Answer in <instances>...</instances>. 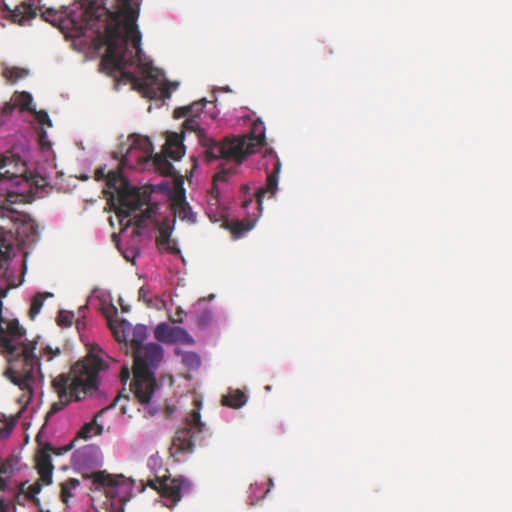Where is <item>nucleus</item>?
Here are the masks:
<instances>
[{"mask_svg": "<svg viewBox=\"0 0 512 512\" xmlns=\"http://www.w3.org/2000/svg\"><path fill=\"white\" fill-rule=\"evenodd\" d=\"M139 13L138 0H79L60 10L49 8L42 17L54 26L70 29L71 38H86L96 50L106 46L103 63L115 66L119 61L114 54L115 35L123 28L126 33L135 31Z\"/></svg>", "mask_w": 512, "mask_h": 512, "instance_id": "1", "label": "nucleus"}, {"mask_svg": "<svg viewBox=\"0 0 512 512\" xmlns=\"http://www.w3.org/2000/svg\"><path fill=\"white\" fill-rule=\"evenodd\" d=\"M39 336L31 341L26 338V330L17 319H4L0 316V350L8 361L4 375L23 392L26 401L32 399L35 386L43 381L41 358L52 361L61 350L51 346L40 347L35 353Z\"/></svg>", "mask_w": 512, "mask_h": 512, "instance_id": "2", "label": "nucleus"}, {"mask_svg": "<svg viewBox=\"0 0 512 512\" xmlns=\"http://www.w3.org/2000/svg\"><path fill=\"white\" fill-rule=\"evenodd\" d=\"M134 25L135 31L133 30L131 33L120 31L119 35H115L114 54L119 60L118 64L115 66L105 65L102 58L101 67L110 75L119 72L121 77L130 82L143 97L155 99L160 95V82L164 74L158 68L142 62V37L137 20L134 21Z\"/></svg>", "mask_w": 512, "mask_h": 512, "instance_id": "3", "label": "nucleus"}, {"mask_svg": "<svg viewBox=\"0 0 512 512\" xmlns=\"http://www.w3.org/2000/svg\"><path fill=\"white\" fill-rule=\"evenodd\" d=\"M104 361L89 353L76 362L68 373H62L52 380V388L58 396L47 412L46 418L58 413L73 401H80L98 389V374Z\"/></svg>", "mask_w": 512, "mask_h": 512, "instance_id": "4", "label": "nucleus"}, {"mask_svg": "<svg viewBox=\"0 0 512 512\" xmlns=\"http://www.w3.org/2000/svg\"><path fill=\"white\" fill-rule=\"evenodd\" d=\"M95 179H104L106 186L113 190L108 203L113 207L121 224L150 200L149 194L131 186L120 170H111L106 174L104 168H98L95 171Z\"/></svg>", "mask_w": 512, "mask_h": 512, "instance_id": "5", "label": "nucleus"}, {"mask_svg": "<svg viewBox=\"0 0 512 512\" xmlns=\"http://www.w3.org/2000/svg\"><path fill=\"white\" fill-rule=\"evenodd\" d=\"M134 355L133 381L131 391L141 404H148L158 384L154 376V369L163 358V348L157 343H149L138 348Z\"/></svg>", "mask_w": 512, "mask_h": 512, "instance_id": "6", "label": "nucleus"}, {"mask_svg": "<svg viewBox=\"0 0 512 512\" xmlns=\"http://www.w3.org/2000/svg\"><path fill=\"white\" fill-rule=\"evenodd\" d=\"M233 139H241L243 140V152L244 156L241 160L236 159H224L226 164H232V166L225 168L224 166L213 176L212 187L209 191V200H208V216L210 219L212 218L211 212L213 206H217L218 198L220 195L219 183L227 182L229 177L236 173L237 167L251 154H253L258 147L262 146L265 141V127L264 123L260 120H257L253 123L252 133L250 136H231L225 137V140H233Z\"/></svg>", "mask_w": 512, "mask_h": 512, "instance_id": "7", "label": "nucleus"}, {"mask_svg": "<svg viewBox=\"0 0 512 512\" xmlns=\"http://www.w3.org/2000/svg\"><path fill=\"white\" fill-rule=\"evenodd\" d=\"M183 132H195L197 135L198 142L202 147V153L207 163L223 160L224 159H236L241 160L244 156L243 140L233 139L216 141L209 137L205 130L200 127L197 118L186 117V120L182 124Z\"/></svg>", "mask_w": 512, "mask_h": 512, "instance_id": "8", "label": "nucleus"}, {"mask_svg": "<svg viewBox=\"0 0 512 512\" xmlns=\"http://www.w3.org/2000/svg\"><path fill=\"white\" fill-rule=\"evenodd\" d=\"M205 432L208 429L201 421L199 409H193L186 417L185 426L176 431L170 450L174 455L193 452L196 441L201 442L199 436Z\"/></svg>", "mask_w": 512, "mask_h": 512, "instance_id": "9", "label": "nucleus"}, {"mask_svg": "<svg viewBox=\"0 0 512 512\" xmlns=\"http://www.w3.org/2000/svg\"><path fill=\"white\" fill-rule=\"evenodd\" d=\"M163 153L164 155L155 154L151 160H153L155 168L161 174L172 176L174 174V167L168 158L177 161L185 153L182 139L177 133H172L167 137L166 143L163 146Z\"/></svg>", "mask_w": 512, "mask_h": 512, "instance_id": "10", "label": "nucleus"}, {"mask_svg": "<svg viewBox=\"0 0 512 512\" xmlns=\"http://www.w3.org/2000/svg\"><path fill=\"white\" fill-rule=\"evenodd\" d=\"M109 327L118 342H130L133 352L138 350L140 347H144L143 344L147 337V327L142 324H138L134 327L126 321L122 320L120 323L114 322L111 318H107Z\"/></svg>", "mask_w": 512, "mask_h": 512, "instance_id": "11", "label": "nucleus"}, {"mask_svg": "<svg viewBox=\"0 0 512 512\" xmlns=\"http://www.w3.org/2000/svg\"><path fill=\"white\" fill-rule=\"evenodd\" d=\"M10 180L20 184L21 180L28 181V169L26 163L19 157H7L0 155V181Z\"/></svg>", "mask_w": 512, "mask_h": 512, "instance_id": "12", "label": "nucleus"}, {"mask_svg": "<svg viewBox=\"0 0 512 512\" xmlns=\"http://www.w3.org/2000/svg\"><path fill=\"white\" fill-rule=\"evenodd\" d=\"M265 158L271 161L272 171L267 174L266 185L259 188L255 193L256 202L259 211L262 209L263 199L266 195L273 197L278 189V175L281 171V161L275 152L270 151L265 154Z\"/></svg>", "mask_w": 512, "mask_h": 512, "instance_id": "13", "label": "nucleus"}, {"mask_svg": "<svg viewBox=\"0 0 512 512\" xmlns=\"http://www.w3.org/2000/svg\"><path fill=\"white\" fill-rule=\"evenodd\" d=\"M185 481L180 478L164 477L150 481L149 485L157 490L163 497L177 502L181 499V489Z\"/></svg>", "mask_w": 512, "mask_h": 512, "instance_id": "14", "label": "nucleus"}, {"mask_svg": "<svg viewBox=\"0 0 512 512\" xmlns=\"http://www.w3.org/2000/svg\"><path fill=\"white\" fill-rule=\"evenodd\" d=\"M91 478L95 489H103L106 496L109 498H115L118 496V489L124 479L122 475L112 476L107 474L105 471L95 472L92 474Z\"/></svg>", "mask_w": 512, "mask_h": 512, "instance_id": "15", "label": "nucleus"}, {"mask_svg": "<svg viewBox=\"0 0 512 512\" xmlns=\"http://www.w3.org/2000/svg\"><path fill=\"white\" fill-rule=\"evenodd\" d=\"M50 451H54V449L47 444L35 455V466L40 476V480L44 485H50L52 483L54 466L52 464Z\"/></svg>", "mask_w": 512, "mask_h": 512, "instance_id": "16", "label": "nucleus"}, {"mask_svg": "<svg viewBox=\"0 0 512 512\" xmlns=\"http://www.w3.org/2000/svg\"><path fill=\"white\" fill-rule=\"evenodd\" d=\"M119 153L121 154V165L130 168H136L152 159L149 156L141 155L142 152L136 150L135 146H131L127 141L119 146Z\"/></svg>", "mask_w": 512, "mask_h": 512, "instance_id": "17", "label": "nucleus"}, {"mask_svg": "<svg viewBox=\"0 0 512 512\" xmlns=\"http://www.w3.org/2000/svg\"><path fill=\"white\" fill-rule=\"evenodd\" d=\"M24 195L10 191L3 183L0 182V216L9 217L15 213L13 205L22 202Z\"/></svg>", "mask_w": 512, "mask_h": 512, "instance_id": "18", "label": "nucleus"}, {"mask_svg": "<svg viewBox=\"0 0 512 512\" xmlns=\"http://www.w3.org/2000/svg\"><path fill=\"white\" fill-rule=\"evenodd\" d=\"M174 218L179 217L183 221L196 223V214L193 213L190 205L186 202L184 197H177L171 204ZM175 219H173V222Z\"/></svg>", "mask_w": 512, "mask_h": 512, "instance_id": "19", "label": "nucleus"}, {"mask_svg": "<svg viewBox=\"0 0 512 512\" xmlns=\"http://www.w3.org/2000/svg\"><path fill=\"white\" fill-rule=\"evenodd\" d=\"M207 101L205 98L195 101L187 106L178 107L174 110L173 116L176 119L184 118V117H194L197 118L203 112V109L206 105Z\"/></svg>", "mask_w": 512, "mask_h": 512, "instance_id": "20", "label": "nucleus"}, {"mask_svg": "<svg viewBox=\"0 0 512 512\" xmlns=\"http://www.w3.org/2000/svg\"><path fill=\"white\" fill-rule=\"evenodd\" d=\"M172 233V227L170 226V220L165 219L159 228V233L156 237V244L160 250H168L176 252L177 250L170 246V237Z\"/></svg>", "mask_w": 512, "mask_h": 512, "instance_id": "21", "label": "nucleus"}, {"mask_svg": "<svg viewBox=\"0 0 512 512\" xmlns=\"http://www.w3.org/2000/svg\"><path fill=\"white\" fill-rule=\"evenodd\" d=\"M127 142L131 146H135L136 150L142 152L141 155L153 157V145L147 136L139 134H131L127 138Z\"/></svg>", "mask_w": 512, "mask_h": 512, "instance_id": "22", "label": "nucleus"}, {"mask_svg": "<svg viewBox=\"0 0 512 512\" xmlns=\"http://www.w3.org/2000/svg\"><path fill=\"white\" fill-rule=\"evenodd\" d=\"M157 205H148L147 208L132 219H128L126 226L134 225L137 228L144 229L147 227L148 221L156 214Z\"/></svg>", "mask_w": 512, "mask_h": 512, "instance_id": "23", "label": "nucleus"}, {"mask_svg": "<svg viewBox=\"0 0 512 512\" xmlns=\"http://www.w3.org/2000/svg\"><path fill=\"white\" fill-rule=\"evenodd\" d=\"M247 401V396L241 390H234L229 392L227 395H223L221 403L224 406L231 407L234 409L242 407Z\"/></svg>", "mask_w": 512, "mask_h": 512, "instance_id": "24", "label": "nucleus"}, {"mask_svg": "<svg viewBox=\"0 0 512 512\" xmlns=\"http://www.w3.org/2000/svg\"><path fill=\"white\" fill-rule=\"evenodd\" d=\"M11 99L16 108H20L22 111H34V107H31L33 99L30 93L26 91L15 92Z\"/></svg>", "mask_w": 512, "mask_h": 512, "instance_id": "25", "label": "nucleus"}, {"mask_svg": "<svg viewBox=\"0 0 512 512\" xmlns=\"http://www.w3.org/2000/svg\"><path fill=\"white\" fill-rule=\"evenodd\" d=\"M13 245L8 239V234L3 227H0V263L10 258Z\"/></svg>", "mask_w": 512, "mask_h": 512, "instance_id": "26", "label": "nucleus"}, {"mask_svg": "<svg viewBox=\"0 0 512 512\" xmlns=\"http://www.w3.org/2000/svg\"><path fill=\"white\" fill-rule=\"evenodd\" d=\"M174 343L192 345L194 344V339L184 328L174 326L172 330V338L170 339V344Z\"/></svg>", "mask_w": 512, "mask_h": 512, "instance_id": "27", "label": "nucleus"}, {"mask_svg": "<svg viewBox=\"0 0 512 512\" xmlns=\"http://www.w3.org/2000/svg\"><path fill=\"white\" fill-rule=\"evenodd\" d=\"M27 75L28 70L20 67H6L2 71V76L10 83H16L20 79L25 78Z\"/></svg>", "mask_w": 512, "mask_h": 512, "instance_id": "28", "label": "nucleus"}, {"mask_svg": "<svg viewBox=\"0 0 512 512\" xmlns=\"http://www.w3.org/2000/svg\"><path fill=\"white\" fill-rule=\"evenodd\" d=\"M172 330V326H169L166 323H160L155 327L154 336L158 341L170 344Z\"/></svg>", "mask_w": 512, "mask_h": 512, "instance_id": "29", "label": "nucleus"}, {"mask_svg": "<svg viewBox=\"0 0 512 512\" xmlns=\"http://www.w3.org/2000/svg\"><path fill=\"white\" fill-rule=\"evenodd\" d=\"M45 296H52V294H50V293H46V294L37 293L33 297L32 302H31V306H30V309H29V313H28L30 319H32V320L35 319V317L41 311V308H42L44 300H45Z\"/></svg>", "mask_w": 512, "mask_h": 512, "instance_id": "30", "label": "nucleus"}, {"mask_svg": "<svg viewBox=\"0 0 512 512\" xmlns=\"http://www.w3.org/2000/svg\"><path fill=\"white\" fill-rule=\"evenodd\" d=\"M95 429H97L95 434H100L102 431V427L97 425L96 421L93 420L91 422L85 423L78 431L77 436L85 440L89 439L93 435Z\"/></svg>", "mask_w": 512, "mask_h": 512, "instance_id": "31", "label": "nucleus"}, {"mask_svg": "<svg viewBox=\"0 0 512 512\" xmlns=\"http://www.w3.org/2000/svg\"><path fill=\"white\" fill-rule=\"evenodd\" d=\"M43 484L44 483L39 479L31 484L25 492V497L31 500L36 506H40V500L37 498V494L41 492Z\"/></svg>", "mask_w": 512, "mask_h": 512, "instance_id": "32", "label": "nucleus"}, {"mask_svg": "<svg viewBox=\"0 0 512 512\" xmlns=\"http://www.w3.org/2000/svg\"><path fill=\"white\" fill-rule=\"evenodd\" d=\"M80 485L79 480L70 478L61 484V498L63 502H67L72 496L71 490L77 488Z\"/></svg>", "mask_w": 512, "mask_h": 512, "instance_id": "33", "label": "nucleus"}, {"mask_svg": "<svg viewBox=\"0 0 512 512\" xmlns=\"http://www.w3.org/2000/svg\"><path fill=\"white\" fill-rule=\"evenodd\" d=\"M182 361L190 369H197L201 365V359L195 352H186Z\"/></svg>", "mask_w": 512, "mask_h": 512, "instance_id": "34", "label": "nucleus"}, {"mask_svg": "<svg viewBox=\"0 0 512 512\" xmlns=\"http://www.w3.org/2000/svg\"><path fill=\"white\" fill-rule=\"evenodd\" d=\"M212 321V313L208 309H203L196 316V324L199 328L205 329Z\"/></svg>", "mask_w": 512, "mask_h": 512, "instance_id": "35", "label": "nucleus"}, {"mask_svg": "<svg viewBox=\"0 0 512 512\" xmlns=\"http://www.w3.org/2000/svg\"><path fill=\"white\" fill-rule=\"evenodd\" d=\"M177 82H171L168 80H165L160 87V97L163 99H168L171 96L172 91L176 90L178 88Z\"/></svg>", "mask_w": 512, "mask_h": 512, "instance_id": "36", "label": "nucleus"}, {"mask_svg": "<svg viewBox=\"0 0 512 512\" xmlns=\"http://www.w3.org/2000/svg\"><path fill=\"white\" fill-rule=\"evenodd\" d=\"M14 17L21 18H33L36 15V11L33 9V4L23 5V11L19 8L12 11Z\"/></svg>", "mask_w": 512, "mask_h": 512, "instance_id": "37", "label": "nucleus"}, {"mask_svg": "<svg viewBox=\"0 0 512 512\" xmlns=\"http://www.w3.org/2000/svg\"><path fill=\"white\" fill-rule=\"evenodd\" d=\"M13 473V465L10 461H5L0 465V488L5 486V477Z\"/></svg>", "mask_w": 512, "mask_h": 512, "instance_id": "38", "label": "nucleus"}, {"mask_svg": "<svg viewBox=\"0 0 512 512\" xmlns=\"http://www.w3.org/2000/svg\"><path fill=\"white\" fill-rule=\"evenodd\" d=\"M74 314L69 311H60L57 317V323L60 326H70L73 322Z\"/></svg>", "mask_w": 512, "mask_h": 512, "instance_id": "39", "label": "nucleus"}, {"mask_svg": "<svg viewBox=\"0 0 512 512\" xmlns=\"http://www.w3.org/2000/svg\"><path fill=\"white\" fill-rule=\"evenodd\" d=\"M31 112L35 114V117L39 124L46 125L48 127L52 126V121L46 111H44V110L36 111L34 109V111H31Z\"/></svg>", "mask_w": 512, "mask_h": 512, "instance_id": "40", "label": "nucleus"}, {"mask_svg": "<svg viewBox=\"0 0 512 512\" xmlns=\"http://www.w3.org/2000/svg\"><path fill=\"white\" fill-rule=\"evenodd\" d=\"M16 106H14V102L11 99L9 102H6L4 106L1 108V116L2 117H8L10 116L13 111L15 110Z\"/></svg>", "mask_w": 512, "mask_h": 512, "instance_id": "41", "label": "nucleus"}, {"mask_svg": "<svg viewBox=\"0 0 512 512\" xmlns=\"http://www.w3.org/2000/svg\"><path fill=\"white\" fill-rule=\"evenodd\" d=\"M250 227H245L243 223L241 222H237L233 228H232V232L233 234H235L236 236H240L242 234L243 231H247L249 230Z\"/></svg>", "mask_w": 512, "mask_h": 512, "instance_id": "42", "label": "nucleus"}, {"mask_svg": "<svg viewBox=\"0 0 512 512\" xmlns=\"http://www.w3.org/2000/svg\"><path fill=\"white\" fill-rule=\"evenodd\" d=\"M14 426V423H8L5 428L0 429V437H6L10 434Z\"/></svg>", "mask_w": 512, "mask_h": 512, "instance_id": "43", "label": "nucleus"}, {"mask_svg": "<svg viewBox=\"0 0 512 512\" xmlns=\"http://www.w3.org/2000/svg\"><path fill=\"white\" fill-rule=\"evenodd\" d=\"M130 378V371L128 367H123L120 372V379L125 383Z\"/></svg>", "mask_w": 512, "mask_h": 512, "instance_id": "44", "label": "nucleus"}, {"mask_svg": "<svg viewBox=\"0 0 512 512\" xmlns=\"http://www.w3.org/2000/svg\"><path fill=\"white\" fill-rule=\"evenodd\" d=\"M146 293H147L146 289L144 287H141L139 289V300H143L146 303H150L151 300L150 299L149 300L146 299Z\"/></svg>", "mask_w": 512, "mask_h": 512, "instance_id": "45", "label": "nucleus"}, {"mask_svg": "<svg viewBox=\"0 0 512 512\" xmlns=\"http://www.w3.org/2000/svg\"><path fill=\"white\" fill-rule=\"evenodd\" d=\"M8 504L0 500V512H8Z\"/></svg>", "mask_w": 512, "mask_h": 512, "instance_id": "46", "label": "nucleus"}, {"mask_svg": "<svg viewBox=\"0 0 512 512\" xmlns=\"http://www.w3.org/2000/svg\"><path fill=\"white\" fill-rule=\"evenodd\" d=\"M122 397H123V396H122V394H119V395L115 398V400H114V402H113V404H112V405H113V406H114V405H116V404L121 400V398H122Z\"/></svg>", "mask_w": 512, "mask_h": 512, "instance_id": "47", "label": "nucleus"}, {"mask_svg": "<svg viewBox=\"0 0 512 512\" xmlns=\"http://www.w3.org/2000/svg\"><path fill=\"white\" fill-rule=\"evenodd\" d=\"M251 202H252V199H251V198H250L249 200H245V201L243 202V207H244V208H247V207H248V205H249Z\"/></svg>", "mask_w": 512, "mask_h": 512, "instance_id": "48", "label": "nucleus"}, {"mask_svg": "<svg viewBox=\"0 0 512 512\" xmlns=\"http://www.w3.org/2000/svg\"><path fill=\"white\" fill-rule=\"evenodd\" d=\"M5 9L8 11H11L10 8L8 7V5H6V4H5Z\"/></svg>", "mask_w": 512, "mask_h": 512, "instance_id": "49", "label": "nucleus"}, {"mask_svg": "<svg viewBox=\"0 0 512 512\" xmlns=\"http://www.w3.org/2000/svg\"><path fill=\"white\" fill-rule=\"evenodd\" d=\"M122 310L125 311V312L128 311L127 308H125L124 306H122Z\"/></svg>", "mask_w": 512, "mask_h": 512, "instance_id": "50", "label": "nucleus"}, {"mask_svg": "<svg viewBox=\"0 0 512 512\" xmlns=\"http://www.w3.org/2000/svg\"><path fill=\"white\" fill-rule=\"evenodd\" d=\"M0 500H2L4 502V500L2 498H0Z\"/></svg>", "mask_w": 512, "mask_h": 512, "instance_id": "51", "label": "nucleus"}]
</instances>
